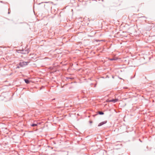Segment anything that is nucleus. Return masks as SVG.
<instances>
[{
    "instance_id": "4",
    "label": "nucleus",
    "mask_w": 155,
    "mask_h": 155,
    "mask_svg": "<svg viewBox=\"0 0 155 155\" xmlns=\"http://www.w3.org/2000/svg\"><path fill=\"white\" fill-rule=\"evenodd\" d=\"M24 80L25 83H26L27 84H28L30 82L27 79H25Z\"/></svg>"
},
{
    "instance_id": "3",
    "label": "nucleus",
    "mask_w": 155,
    "mask_h": 155,
    "mask_svg": "<svg viewBox=\"0 0 155 155\" xmlns=\"http://www.w3.org/2000/svg\"><path fill=\"white\" fill-rule=\"evenodd\" d=\"M106 123V121H104V122L101 123L99 124L98 126H101L102 125L105 124Z\"/></svg>"
},
{
    "instance_id": "6",
    "label": "nucleus",
    "mask_w": 155,
    "mask_h": 155,
    "mask_svg": "<svg viewBox=\"0 0 155 155\" xmlns=\"http://www.w3.org/2000/svg\"><path fill=\"white\" fill-rule=\"evenodd\" d=\"M37 125V124H33L31 125V126L32 127H34V126H36Z\"/></svg>"
},
{
    "instance_id": "2",
    "label": "nucleus",
    "mask_w": 155,
    "mask_h": 155,
    "mask_svg": "<svg viewBox=\"0 0 155 155\" xmlns=\"http://www.w3.org/2000/svg\"><path fill=\"white\" fill-rule=\"evenodd\" d=\"M118 101V99H112L111 100H108L107 101L109 102H115Z\"/></svg>"
},
{
    "instance_id": "8",
    "label": "nucleus",
    "mask_w": 155,
    "mask_h": 155,
    "mask_svg": "<svg viewBox=\"0 0 155 155\" xmlns=\"http://www.w3.org/2000/svg\"><path fill=\"white\" fill-rule=\"evenodd\" d=\"M96 115H97V114L94 115H93V116L94 117L95 116H96Z\"/></svg>"
},
{
    "instance_id": "9",
    "label": "nucleus",
    "mask_w": 155,
    "mask_h": 155,
    "mask_svg": "<svg viewBox=\"0 0 155 155\" xmlns=\"http://www.w3.org/2000/svg\"><path fill=\"white\" fill-rule=\"evenodd\" d=\"M90 123H92V121H90Z\"/></svg>"
},
{
    "instance_id": "1",
    "label": "nucleus",
    "mask_w": 155,
    "mask_h": 155,
    "mask_svg": "<svg viewBox=\"0 0 155 155\" xmlns=\"http://www.w3.org/2000/svg\"><path fill=\"white\" fill-rule=\"evenodd\" d=\"M28 62H25V61H23L21 62H20L19 64V65H20V66L21 67H23L27 65H28Z\"/></svg>"
},
{
    "instance_id": "5",
    "label": "nucleus",
    "mask_w": 155,
    "mask_h": 155,
    "mask_svg": "<svg viewBox=\"0 0 155 155\" xmlns=\"http://www.w3.org/2000/svg\"><path fill=\"white\" fill-rule=\"evenodd\" d=\"M98 113L102 115L104 114V113L102 112L99 111L98 112Z\"/></svg>"
},
{
    "instance_id": "7",
    "label": "nucleus",
    "mask_w": 155,
    "mask_h": 155,
    "mask_svg": "<svg viewBox=\"0 0 155 155\" xmlns=\"http://www.w3.org/2000/svg\"><path fill=\"white\" fill-rule=\"evenodd\" d=\"M110 60L111 61H113V60H115V59H114V58H112V59H110Z\"/></svg>"
}]
</instances>
